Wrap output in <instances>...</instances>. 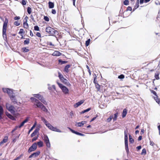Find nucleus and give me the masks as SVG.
Returning a JSON list of instances; mask_svg holds the SVG:
<instances>
[{
    "label": "nucleus",
    "mask_w": 160,
    "mask_h": 160,
    "mask_svg": "<svg viewBox=\"0 0 160 160\" xmlns=\"http://www.w3.org/2000/svg\"><path fill=\"white\" fill-rule=\"evenodd\" d=\"M34 105L36 106L37 108H40L41 110L45 112H48V110L45 106L38 100L34 103Z\"/></svg>",
    "instance_id": "obj_1"
},
{
    "label": "nucleus",
    "mask_w": 160,
    "mask_h": 160,
    "mask_svg": "<svg viewBox=\"0 0 160 160\" xmlns=\"http://www.w3.org/2000/svg\"><path fill=\"white\" fill-rule=\"evenodd\" d=\"M57 83L64 93L65 94L69 93V90L66 87L58 81L57 82Z\"/></svg>",
    "instance_id": "obj_2"
},
{
    "label": "nucleus",
    "mask_w": 160,
    "mask_h": 160,
    "mask_svg": "<svg viewBox=\"0 0 160 160\" xmlns=\"http://www.w3.org/2000/svg\"><path fill=\"white\" fill-rule=\"evenodd\" d=\"M8 21L7 19H6L4 22L2 29L3 36L4 38L6 37V31Z\"/></svg>",
    "instance_id": "obj_3"
},
{
    "label": "nucleus",
    "mask_w": 160,
    "mask_h": 160,
    "mask_svg": "<svg viewBox=\"0 0 160 160\" xmlns=\"http://www.w3.org/2000/svg\"><path fill=\"white\" fill-rule=\"evenodd\" d=\"M46 125L48 128L49 129L52 131L58 132H62V131L58 129L56 127H53L52 125H51L48 122L47 123V124H46Z\"/></svg>",
    "instance_id": "obj_4"
},
{
    "label": "nucleus",
    "mask_w": 160,
    "mask_h": 160,
    "mask_svg": "<svg viewBox=\"0 0 160 160\" xmlns=\"http://www.w3.org/2000/svg\"><path fill=\"white\" fill-rule=\"evenodd\" d=\"M46 31L51 35H53L54 34H57L58 33L57 31L50 27L46 28Z\"/></svg>",
    "instance_id": "obj_5"
},
{
    "label": "nucleus",
    "mask_w": 160,
    "mask_h": 160,
    "mask_svg": "<svg viewBox=\"0 0 160 160\" xmlns=\"http://www.w3.org/2000/svg\"><path fill=\"white\" fill-rule=\"evenodd\" d=\"M33 96L39 99L45 105L47 104V102L44 99L42 96L41 95L39 94H34L33 95Z\"/></svg>",
    "instance_id": "obj_6"
},
{
    "label": "nucleus",
    "mask_w": 160,
    "mask_h": 160,
    "mask_svg": "<svg viewBox=\"0 0 160 160\" xmlns=\"http://www.w3.org/2000/svg\"><path fill=\"white\" fill-rule=\"evenodd\" d=\"M6 107L7 109L12 113H14L15 112V108L12 105L9 104L8 103H6Z\"/></svg>",
    "instance_id": "obj_7"
},
{
    "label": "nucleus",
    "mask_w": 160,
    "mask_h": 160,
    "mask_svg": "<svg viewBox=\"0 0 160 160\" xmlns=\"http://www.w3.org/2000/svg\"><path fill=\"white\" fill-rule=\"evenodd\" d=\"M43 140L46 144L47 147L49 148L51 146V144L48 137L47 136H44Z\"/></svg>",
    "instance_id": "obj_8"
},
{
    "label": "nucleus",
    "mask_w": 160,
    "mask_h": 160,
    "mask_svg": "<svg viewBox=\"0 0 160 160\" xmlns=\"http://www.w3.org/2000/svg\"><path fill=\"white\" fill-rule=\"evenodd\" d=\"M37 148V144L36 143H33L32 146L30 147L29 148L28 152H30L32 151H35Z\"/></svg>",
    "instance_id": "obj_9"
},
{
    "label": "nucleus",
    "mask_w": 160,
    "mask_h": 160,
    "mask_svg": "<svg viewBox=\"0 0 160 160\" xmlns=\"http://www.w3.org/2000/svg\"><path fill=\"white\" fill-rule=\"evenodd\" d=\"M3 92L5 93L8 94L9 96L11 95L13 93V91L12 90L9 88H3L2 89Z\"/></svg>",
    "instance_id": "obj_10"
},
{
    "label": "nucleus",
    "mask_w": 160,
    "mask_h": 160,
    "mask_svg": "<svg viewBox=\"0 0 160 160\" xmlns=\"http://www.w3.org/2000/svg\"><path fill=\"white\" fill-rule=\"evenodd\" d=\"M28 17L26 16L24 20V22L23 23V27L24 28H28V25L27 23Z\"/></svg>",
    "instance_id": "obj_11"
},
{
    "label": "nucleus",
    "mask_w": 160,
    "mask_h": 160,
    "mask_svg": "<svg viewBox=\"0 0 160 160\" xmlns=\"http://www.w3.org/2000/svg\"><path fill=\"white\" fill-rule=\"evenodd\" d=\"M60 80L62 83L66 84L67 86H71V84L68 82V80L65 79L64 77L63 78V79L62 78L60 79Z\"/></svg>",
    "instance_id": "obj_12"
},
{
    "label": "nucleus",
    "mask_w": 160,
    "mask_h": 160,
    "mask_svg": "<svg viewBox=\"0 0 160 160\" xmlns=\"http://www.w3.org/2000/svg\"><path fill=\"white\" fill-rule=\"evenodd\" d=\"M84 102V100H82L76 103L73 105L74 107L75 108H77L81 105Z\"/></svg>",
    "instance_id": "obj_13"
},
{
    "label": "nucleus",
    "mask_w": 160,
    "mask_h": 160,
    "mask_svg": "<svg viewBox=\"0 0 160 160\" xmlns=\"http://www.w3.org/2000/svg\"><path fill=\"white\" fill-rule=\"evenodd\" d=\"M10 97L13 103L16 104L17 103V101L16 99L15 96H14L12 94L10 96Z\"/></svg>",
    "instance_id": "obj_14"
},
{
    "label": "nucleus",
    "mask_w": 160,
    "mask_h": 160,
    "mask_svg": "<svg viewBox=\"0 0 160 160\" xmlns=\"http://www.w3.org/2000/svg\"><path fill=\"white\" fill-rule=\"evenodd\" d=\"M5 114L10 119L13 120H16L15 118L8 112H5Z\"/></svg>",
    "instance_id": "obj_15"
},
{
    "label": "nucleus",
    "mask_w": 160,
    "mask_h": 160,
    "mask_svg": "<svg viewBox=\"0 0 160 160\" xmlns=\"http://www.w3.org/2000/svg\"><path fill=\"white\" fill-rule=\"evenodd\" d=\"M87 122L86 121H82L81 122H77L76 124V126H78V127H82V126L84 124L86 123Z\"/></svg>",
    "instance_id": "obj_16"
},
{
    "label": "nucleus",
    "mask_w": 160,
    "mask_h": 160,
    "mask_svg": "<svg viewBox=\"0 0 160 160\" xmlns=\"http://www.w3.org/2000/svg\"><path fill=\"white\" fill-rule=\"evenodd\" d=\"M8 139V137L7 136H5L4 137L2 141L0 142V146L2 145V144L4 143L7 142Z\"/></svg>",
    "instance_id": "obj_17"
},
{
    "label": "nucleus",
    "mask_w": 160,
    "mask_h": 160,
    "mask_svg": "<svg viewBox=\"0 0 160 160\" xmlns=\"http://www.w3.org/2000/svg\"><path fill=\"white\" fill-rule=\"evenodd\" d=\"M68 128L69 129V130L73 133H75V134H76L77 135H80V136H83L84 135L82 134L81 133H80L79 132H76L75 131L73 130L72 129L70 128Z\"/></svg>",
    "instance_id": "obj_18"
},
{
    "label": "nucleus",
    "mask_w": 160,
    "mask_h": 160,
    "mask_svg": "<svg viewBox=\"0 0 160 160\" xmlns=\"http://www.w3.org/2000/svg\"><path fill=\"white\" fill-rule=\"evenodd\" d=\"M28 121V118H26L24 121H23L21 124L19 126V128H20L22 127L24 124L26 123Z\"/></svg>",
    "instance_id": "obj_19"
},
{
    "label": "nucleus",
    "mask_w": 160,
    "mask_h": 160,
    "mask_svg": "<svg viewBox=\"0 0 160 160\" xmlns=\"http://www.w3.org/2000/svg\"><path fill=\"white\" fill-rule=\"evenodd\" d=\"M61 54L58 51H55L52 54V55L53 56H60L61 55Z\"/></svg>",
    "instance_id": "obj_20"
},
{
    "label": "nucleus",
    "mask_w": 160,
    "mask_h": 160,
    "mask_svg": "<svg viewBox=\"0 0 160 160\" xmlns=\"http://www.w3.org/2000/svg\"><path fill=\"white\" fill-rule=\"evenodd\" d=\"M3 113V110L2 108L0 105V119L2 118V115Z\"/></svg>",
    "instance_id": "obj_21"
},
{
    "label": "nucleus",
    "mask_w": 160,
    "mask_h": 160,
    "mask_svg": "<svg viewBox=\"0 0 160 160\" xmlns=\"http://www.w3.org/2000/svg\"><path fill=\"white\" fill-rule=\"evenodd\" d=\"M40 151H38L37 152H35L32 154V156L33 158H35L38 156L40 154Z\"/></svg>",
    "instance_id": "obj_22"
},
{
    "label": "nucleus",
    "mask_w": 160,
    "mask_h": 160,
    "mask_svg": "<svg viewBox=\"0 0 160 160\" xmlns=\"http://www.w3.org/2000/svg\"><path fill=\"white\" fill-rule=\"evenodd\" d=\"M127 111L126 109H124L122 113V117L124 118L125 117L127 114Z\"/></svg>",
    "instance_id": "obj_23"
},
{
    "label": "nucleus",
    "mask_w": 160,
    "mask_h": 160,
    "mask_svg": "<svg viewBox=\"0 0 160 160\" xmlns=\"http://www.w3.org/2000/svg\"><path fill=\"white\" fill-rule=\"evenodd\" d=\"M70 67V66L69 65H66L65 67L64 71L67 72H68L69 71L68 68Z\"/></svg>",
    "instance_id": "obj_24"
},
{
    "label": "nucleus",
    "mask_w": 160,
    "mask_h": 160,
    "mask_svg": "<svg viewBox=\"0 0 160 160\" xmlns=\"http://www.w3.org/2000/svg\"><path fill=\"white\" fill-rule=\"evenodd\" d=\"M49 8H53L54 7V4L53 2H49L48 3Z\"/></svg>",
    "instance_id": "obj_25"
},
{
    "label": "nucleus",
    "mask_w": 160,
    "mask_h": 160,
    "mask_svg": "<svg viewBox=\"0 0 160 160\" xmlns=\"http://www.w3.org/2000/svg\"><path fill=\"white\" fill-rule=\"evenodd\" d=\"M38 129H36L35 130L34 132L31 134V137H32L34 136L38 132Z\"/></svg>",
    "instance_id": "obj_26"
},
{
    "label": "nucleus",
    "mask_w": 160,
    "mask_h": 160,
    "mask_svg": "<svg viewBox=\"0 0 160 160\" xmlns=\"http://www.w3.org/2000/svg\"><path fill=\"white\" fill-rule=\"evenodd\" d=\"M37 144L39 147H41L43 146V143L42 141H40L37 142Z\"/></svg>",
    "instance_id": "obj_27"
},
{
    "label": "nucleus",
    "mask_w": 160,
    "mask_h": 160,
    "mask_svg": "<svg viewBox=\"0 0 160 160\" xmlns=\"http://www.w3.org/2000/svg\"><path fill=\"white\" fill-rule=\"evenodd\" d=\"M154 98L155 101H156V102H157L158 103H159L160 102V100L158 98V97L157 96H156L154 97Z\"/></svg>",
    "instance_id": "obj_28"
},
{
    "label": "nucleus",
    "mask_w": 160,
    "mask_h": 160,
    "mask_svg": "<svg viewBox=\"0 0 160 160\" xmlns=\"http://www.w3.org/2000/svg\"><path fill=\"white\" fill-rule=\"evenodd\" d=\"M31 100H32V102H38V100L37 99H36L35 98H34L32 97L30 98Z\"/></svg>",
    "instance_id": "obj_29"
},
{
    "label": "nucleus",
    "mask_w": 160,
    "mask_h": 160,
    "mask_svg": "<svg viewBox=\"0 0 160 160\" xmlns=\"http://www.w3.org/2000/svg\"><path fill=\"white\" fill-rule=\"evenodd\" d=\"M22 49L23 51L25 52H28L29 51V49L26 48H22Z\"/></svg>",
    "instance_id": "obj_30"
},
{
    "label": "nucleus",
    "mask_w": 160,
    "mask_h": 160,
    "mask_svg": "<svg viewBox=\"0 0 160 160\" xmlns=\"http://www.w3.org/2000/svg\"><path fill=\"white\" fill-rule=\"evenodd\" d=\"M20 24V21H16L14 22V24L16 26H18Z\"/></svg>",
    "instance_id": "obj_31"
},
{
    "label": "nucleus",
    "mask_w": 160,
    "mask_h": 160,
    "mask_svg": "<svg viewBox=\"0 0 160 160\" xmlns=\"http://www.w3.org/2000/svg\"><path fill=\"white\" fill-rule=\"evenodd\" d=\"M113 118V116H111L108 118L107 120V122H110V121L112 119V118Z\"/></svg>",
    "instance_id": "obj_32"
},
{
    "label": "nucleus",
    "mask_w": 160,
    "mask_h": 160,
    "mask_svg": "<svg viewBox=\"0 0 160 160\" xmlns=\"http://www.w3.org/2000/svg\"><path fill=\"white\" fill-rule=\"evenodd\" d=\"M124 134H125V141H128V134L127 132H126V131L124 132Z\"/></svg>",
    "instance_id": "obj_33"
},
{
    "label": "nucleus",
    "mask_w": 160,
    "mask_h": 160,
    "mask_svg": "<svg viewBox=\"0 0 160 160\" xmlns=\"http://www.w3.org/2000/svg\"><path fill=\"white\" fill-rule=\"evenodd\" d=\"M90 39H89L86 42L85 44L87 46H88L89 45V44H90Z\"/></svg>",
    "instance_id": "obj_34"
},
{
    "label": "nucleus",
    "mask_w": 160,
    "mask_h": 160,
    "mask_svg": "<svg viewBox=\"0 0 160 160\" xmlns=\"http://www.w3.org/2000/svg\"><path fill=\"white\" fill-rule=\"evenodd\" d=\"M118 114V113H117L114 114V118L113 117V118L114 121H116V120Z\"/></svg>",
    "instance_id": "obj_35"
},
{
    "label": "nucleus",
    "mask_w": 160,
    "mask_h": 160,
    "mask_svg": "<svg viewBox=\"0 0 160 160\" xmlns=\"http://www.w3.org/2000/svg\"><path fill=\"white\" fill-rule=\"evenodd\" d=\"M146 154V151L145 148L143 149L142 152L141 153L142 155Z\"/></svg>",
    "instance_id": "obj_36"
},
{
    "label": "nucleus",
    "mask_w": 160,
    "mask_h": 160,
    "mask_svg": "<svg viewBox=\"0 0 160 160\" xmlns=\"http://www.w3.org/2000/svg\"><path fill=\"white\" fill-rule=\"evenodd\" d=\"M129 142L131 143H133L134 142L133 139L131 138L130 135L129 136Z\"/></svg>",
    "instance_id": "obj_37"
},
{
    "label": "nucleus",
    "mask_w": 160,
    "mask_h": 160,
    "mask_svg": "<svg viewBox=\"0 0 160 160\" xmlns=\"http://www.w3.org/2000/svg\"><path fill=\"white\" fill-rule=\"evenodd\" d=\"M29 42V39H27L24 41V43L25 44H28Z\"/></svg>",
    "instance_id": "obj_38"
},
{
    "label": "nucleus",
    "mask_w": 160,
    "mask_h": 160,
    "mask_svg": "<svg viewBox=\"0 0 160 160\" xmlns=\"http://www.w3.org/2000/svg\"><path fill=\"white\" fill-rule=\"evenodd\" d=\"M58 61L59 63H61V64L66 63L67 62L66 61H62L60 59L58 60Z\"/></svg>",
    "instance_id": "obj_39"
},
{
    "label": "nucleus",
    "mask_w": 160,
    "mask_h": 160,
    "mask_svg": "<svg viewBox=\"0 0 160 160\" xmlns=\"http://www.w3.org/2000/svg\"><path fill=\"white\" fill-rule=\"evenodd\" d=\"M42 120L44 122L45 125L47 124V123L48 122L45 119L43 118H42Z\"/></svg>",
    "instance_id": "obj_40"
},
{
    "label": "nucleus",
    "mask_w": 160,
    "mask_h": 160,
    "mask_svg": "<svg viewBox=\"0 0 160 160\" xmlns=\"http://www.w3.org/2000/svg\"><path fill=\"white\" fill-rule=\"evenodd\" d=\"M27 11H28V13L29 14H31V8H30V7H28V9H27Z\"/></svg>",
    "instance_id": "obj_41"
},
{
    "label": "nucleus",
    "mask_w": 160,
    "mask_h": 160,
    "mask_svg": "<svg viewBox=\"0 0 160 160\" xmlns=\"http://www.w3.org/2000/svg\"><path fill=\"white\" fill-rule=\"evenodd\" d=\"M58 77L60 80L62 78L63 79V75L59 72L58 73Z\"/></svg>",
    "instance_id": "obj_42"
},
{
    "label": "nucleus",
    "mask_w": 160,
    "mask_h": 160,
    "mask_svg": "<svg viewBox=\"0 0 160 160\" xmlns=\"http://www.w3.org/2000/svg\"><path fill=\"white\" fill-rule=\"evenodd\" d=\"M124 4L125 5H128L129 4L128 0H125L124 2Z\"/></svg>",
    "instance_id": "obj_43"
},
{
    "label": "nucleus",
    "mask_w": 160,
    "mask_h": 160,
    "mask_svg": "<svg viewBox=\"0 0 160 160\" xmlns=\"http://www.w3.org/2000/svg\"><path fill=\"white\" fill-rule=\"evenodd\" d=\"M34 30L36 31H39V28L37 26H35L34 27Z\"/></svg>",
    "instance_id": "obj_44"
},
{
    "label": "nucleus",
    "mask_w": 160,
    "mask_h": 160,
    "mask_svg": "<svg viewBox=\"0 0 160 160\" xmlns=\"http://www.w3.org/2000/svg\"><path fill=\"white\" fill-rule=\"evenodd\" d=\"M44 19L46 21H49V18L47 17V16H44Z\"/></svg>",
    "instance_id": "obj_45"
},
{
    "label": "nucleus",
    "mask_w": 160,
    "mask_h": 160,
    "mask_svg": "<svg viewBox=\"0 0 160 160\" xmlns=\"http://www.w3.org/2000/svg\"><path fill=\"white\" fill-rule=\"evenodd\" d=\"M21 2L23 5H25L26 4V2L25 0H22Z\"/></svg>",
    "instance_id": "obj_46"
},
{
    "label": "nucleus",
    "mask_w": 160,
    "mask_h": 160,
    "mask_svg": "<svg viewBox=\"0 0 160 160\" xmlns=\"http://www.w3.org/2000/svg\"><path fill=\"white\" fill-rule=\"evenodd\" d=\"M124 76L122 74L118 76V78L120 79H122L124 78Z\"/></svg>",
    "instance_id": "obj_47"
},
{
    "label": "nucleus",
    "mask_w": 160,
    "mask_h": 160,
    "mask_svg": "<svg viewBox=\"0 0 160 160\" xmlns=\"http://www.w3.org/2000/svg\"><path fill=\"white\" fill-rule=\"evenodd\" d=\"M35 124H34L32 126V127L31 128V129H30V130L29 131V133L31 132V131L35 128Z\"/></svg>",
    "instance_id": "obj_48"
},
{
    "label": "nucleus",
    "mask_w": 160,
    "mask_h": 160,
    "mask_svg": "<svg viewBox=\"0 0 160 160\" xmlns=\"http://www.w3.org/2000/svg\"><path fill=\"white\" fill-rule=\"evenodd\" d=\"M24 32L23 29H21L20 30L19 33L20 34L23 33Z\"/></svg>",
    "instance_id": "obj_49"
},
{
    "label": "nucleus",
    "mask_w": 160,
    "mask_h": 160,
    "mask_svg": "<svg viewBox=\"0 0 160 160\" xmlns=\"http://www.w3.org/2000/svg\"><path fill=\"white\" fill-rule=\"evenodd\" d=\"M36 35L37 37H41V35L40 32H38L36 33Z\"/></svg>",
    "instance_id": "obj_50"
},
{
    "label": "nucleus",
    "mask_w": 160,
    "mask_h": 160,
    "mask_svg": "<svg viewBox=\"0 0 160 160\" xmlns=\"http://www.w3.org/2000/svg\"><path fill=\"white\" fill-rule=\"evenodd\" d=\"M125 149L127 154H128L129 153V149L128 147H125Z\"/></svg>",
    "instance_id": "obj_51"
},
{
    "label": "nucleus",
    "mask_w": 160,
    "mask_h": 160,
    "mask_svg": "<svg viewBox=\"0 0 160 160\" xmlns=\"http://www.w3.org/2000/svg\"><path fill=\"white\" fill-rule=\"evenodd\" d=\"M151 92L152 93H153L155 96H157V93L155 91L153 90H152L151 91Z\"/></svg>",
    "instance_id": "obj_52"
},
{
    "label": "nucleus",
    "mask_w": 160,
    "mask_h": 160,
    "mask_svg": "<svg viewBox=\"0 0 160 160\" xmlns=\"http://www.w3.org/2000/svg\"><path fill=\"white\" fill-rule=\"evenodd\" d=\"M125 147H128V141H125Z\"/></svg>",
    "instance_id": "obj_53"
},
{
    "label": "nucleus",
    "mask_w": 160,
    "mask_h": 160,
    "mask_svg": "<svg viewBox=\"0 0 160 160\" xmlns=\"http://www.w3.org/2000/svg\"><path fill=\"white\" fill-rule=\"evenodd\" d=\"M38 137H35L33 138L32 140V142H33L35 140H36L38 139Z\"/></svg>",
    "instance_id": "obj_54"
},
{
    "label": "nucleus",
    "mask_w": 160,
    "mask_h": 160,
    "mask_svg": "<svg viewBox=\"0 0 160 160\" xmlns=\"http://www.w3.org/2000/svg\"><path fill=\"white\" fill-rule=\"evenodd\" d=\"M91 108H88L87 109L85 110H85V112H88L91 110Z\"/></svg>",
    "instance_id": "obj_55"
},
{
    "label": "nucleus",
    "mask_w": 160,
    "mask_h": 160,
    "mask_svg": "<svg viewBox=\"0 0 160 160\" xmlns=\"http://www.w3.org/2000/svg\"><path fill=\"white\" fill-rule=\"evenodd\" d=\"M52 12L53 14H55L56 13V11L55 10L52 9Z\"/></svg>",
    "instance_id": "obj_56"
},
{
    "label": "nucleus",
    "mask_w": 160,
    "mask_h": 160,
    "mask_svg": "<svg viewBox=\"0 0 160 160\" xmlns=\"http://www.w3.org/2000/svg\"><path fill=\"white\" fill-rule=\"evenodd\" d=\"M132 10V8L129 7H128L127 8V10L128 11H131Z\"/></svg>",
    "instance_id": "obj_57"
},
{
    "label": "nucleus",
    "mask_w": 160,
    "mask_h": 160,
    "mask_svg": "<svg viewBox=\"0 0 160 160\" xmlns=\"http://www.w3.org/2000/svg\"><path fill=\"white\" fill-rule=\"evenodd\" d=\"M150 145L151 146H153L155 145V143L153 142L150 141Z\"/></svg>",
    "instance_id": "obj_58"
},
{
    "label": "nucleus",
    "mask_w": 160,
    "mask_h": 160,
    "mask_svg": "<svg viewBox=\"0 0 160 160\" xmlns=\"http://www.w3.org/2000/svg\"><path fill=\"white\" fill-rule=\"evenodd\" d=\"M20 19V17H16L14 18V19L15 20H19Z\"/></svg>",
    "instance_id": "obj_59"
},
{
    "label": "nucleus",
    "mask_w": 160,
    "mask_h": 160,
    "mask_svg": "<svg viewBox=\"0 0 160 160\" xmlns=\"http://www.w3.org/2000/svg\"><path fill=\"white\" fill-rule=\"evenodd\" d=\"M137 148L138 150H139L141 148V146H139L137 147Z\"/></svg>",
    "instance_id": "obj_60"
},
{
    "label": "nucleus",
    "mask_w": 160,
    "mask_h": 160,
    "mask_svg": "<svg viewBox=\"0 0 160 160\" xmlns=\"http://www.w3.org/2000/svg\"><path fill=\"white\" fill-rule=\"evenodd\" d=\"M155 77L157 79H159L158 75H155Z\"/></svg>",
    "instance_id": "obj_61"
},
{
    "label": "nucleus",
    "mask_w": 160,
    "mask_h": 160,
    "mask_svg": "<svg viewBox=\"0 0 160 160\" xmlns=\"http://www.w3.org/2000/svg\"><path fill=\"white\" fill-rule=\"evenodd\" d=\"M70 116L72 117V116H73V113L72 112H71L70 113Z\"/></svg>",
    "instance_id": "obj_62"
},
{
    "label": "nucleus",
    "mask_w": 160,
    "mask_h": 160,
    "mask_svg": "<svg viewBox=\"0 0 160 160\" xmlns=\"http://www.w3.org/2000/svg\"><path fill=\"white\" fill-rule=\"evenodd\" d=\"M142 139V137L141 136H140L138 138V140L139 141L141 140Z\"/></svg>",
    "instance_id": "obj_63"
},
{
    "label": "nucleus",
    "mask_w": 160,
    "mask_h": 160,
    "mask_svg": "<svg viewBox=\"0 0 160 160\" xmlns=\"http://www.w3.org/2000/svg\"><path fill=\"white\" fill-rule=\"evenodd\" d=\"M144 0H140V4H142L143 3Z\"/></svg>",
    "instance_id": "obj_64"
}]
</instances>
